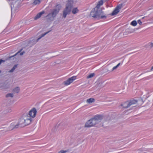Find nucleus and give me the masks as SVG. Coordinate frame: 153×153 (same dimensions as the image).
<instances>
[{
    "instance_id": "obj_16",
    "label": "nucleus",
    "mask_w": 153,
    "mask_h": 153,
    "mask_svg": "<svg viewBox=\"0 0 153 153\" xmlns=\"http://www.w3.org/2000/svg\"><path fill=\"white\" fill-rule=\"evenodd\" d=\"M79 11V10L78 9L77 7H75L74 8L72 11V13L74 14H76L78 13Z\"/></svg>"
},
{
    "instance_id": "obj_7",
    "label": "nucleus",
    "mask_w": 153,
    "mask_h": 153,
    "mask_svg": "<svg viewBox=\"0 0 153 153\" xmlns=\"http://www.w3.org/2000/svg\"><path fill=\"white\" fill-rule=\"evenodd\" d=\"M122 4H120L117 6L113 12L111 13V16L115 15L117 14L120 11L119 10L122 7Z\"/></svg>"
},
{
    "instance_id": "obj_28",
    "label": "nucleus",
    "mask_w": 153,
    "mask_h": 153,
    "mask_svg": "<svg viewBox=\"0 0 153 153\" xmlns=\"http://www.w3.org/2000/svg\"><path fill=\"white\" fill-rule=\"evenodd\" d=\"M150 47L152 48L153 47V43H151L150 44Z\"/></svg>"
},
{
    "instance_id": "obj_10",
    "label": "nucleus",
    "mask_w": 153,
    "mask_h": 153,
    "mask_svg": "<svg viewBox=\"0 0 153 153\" xmlns=\"http://www.w3.org/2000/svg\"><path fill=\"white\" fill-rule=\"evenodd\" d=\"M37 111L35 108H33L29 112L28 114L32 117H34L36 115Z\"/></svg>"
},
{
    "instance_id": "obj_21",
    "label": "nucleus",
    "mask_w": 153,
    "mask_h": 153,
    "mask_svg": "<svg viewBox=\"0 0 153 153\" xmlns=\"http://www.w3.org/2000/svg\"><path fill=\"white\" fill-rule=\"evenodd\" d=\"M95 75V74L94 73L91 74L87 76V79H89L91 78H92Z\"/></svg>"
},
{
    "instance_id": "obj_9",
    "label": "nucleus",
    "mask_w": 153,
    "mask_h": 153,
    "mask_svg": "<svg viewBox=\"0 0 153 153\" xmlns=\"http://www.w3.org/2000/svg\"><path fill=\"white\" fill-rule=\"evenodd\" d=\"M73 0H68L66 7L71 10L73 7Z\"/></svg>"
},
{
    "instance_id": "obj_32",
    "label": "nucleus",
    "mask_w": 153,
    "mask_h": 153,
    "mask_svg": "<svg viewBox=\"0 0 153 153\" xmlns=\"http://www.w3.org/2000/svg\"><path fill=\"white\" fill-rule=\"evenodd\" d=\"M1 70H0V73H1Z\"/></svg>"
},
{
    "instance_id": "obj_3",
    "label": "nucleus",
    "mask_w": 153,
    "mask_h": 153,
    "mask_svg": "<svg viewBox=\"0 0 153 153\" xmlns=\"http://www.w3.org/2000/svg\"><path fill=\"white\" fill-rule=\"evenodd\" d=\"M102 119V117L101 115H96L91 119L92 120L93 124L94 126L96 124L100 122Z\"/></svg>"
},
{
    "instance_id": "obj_11",
    "label": "nucleus",
    "mask_w": 153,
    "mask_h": 153,
    "mask_svg": "<svg viewBox=\"0 0 153 153\" xmlns=\"http://www.w3.org/2000/svg\"><path fill=\"white\" fill-rule=\"evenodd\" d=\"M93 126H94L91 119L86 123L85 126V127H90Z\"/></svg>"
},
{
    "instance_id": "obj_1",
    "label": "nucleus",
    "mask_w": 153,
    "mask_h": 153,
    "mask_svg": "<svg viewBox=\"0 0 153 153\" xmlns=\"http://www.w3.org/2000/svg\"><path fill=\"white\" fill-rule=\"evenodd\" d=\"M103 3V0H100L99 1L96 6L91 10L90 16L98 19H106L107 15H106L102 9H99L100 6L102 5Z\"/></svg>"
},
{
    "instance_id": "obj_26",
    "label": "nucleus",
    "mask_w": 153,
    "mask_h": 153,
    "mask_svg": "<svg viewBox=\"0 0 153 153\" xmlns=\"http://www.w3.org/2000/svg\"><path fill=\"white\" fill-rule=\"evenodd\" d=\"M117 68H118V67L117 65L115 67H114L112 68V71L116 69Z\"/></svg>"
},
{
    "instance_id": "obj_5",
    "label": "nucleus",
    "mask_w": 153,
    "mask_h": 153,
    "mask_svg": "<svg viewBox=\"0 0 153 153\" xmlns=\"http://www.w3.org/2000/svg\"><path fill=\"white\" fill-rule=\"evenodd\" d=\"M25 118H21L19 120L18 124L15 125L13 128H17L19 126L20 127L24 126V122H25Z\"/></svg>"
},
{
    "instance_id": "obj_12",
    "label": "nucleus",
    "mask_w": 153,
    "mask_h": 153,
    "mask_svg": "<svg viewBox=\"0 0 153 153\" xmlns=\"http://www.w3.org/2000/svg\"><path fill=\"white\" fill-rule=\"evenodd\" d=\"M31 118L30 117V118H25V122H24V126L30 124L31 121Z\"/></svg>"
},
{
    "instance_id": "obj_24",
    "label": "nucleus",
    "mask_w": 153,
    "mask_h": 153,
    "mask_svg": "<svg viewBox=\"0 0 153 153\" xmlns=\"http://www.w3.org/2000/svg\"><path fill=\"white\" fill-rule=\"evenodd\" d=\"M68 151L67 150H61L58 153H66Z\"/></svg>"
},
{
    "instance_id": "obj_20",
    "label": "nucleus",
    "mask_w": 153,
    "mask_h": 153,
    "mask_svg": "<svg viewBox=\"0 0 153 153\" xmlns=\"http://www.w3.org/2000/svg\"><path fill=\"white\" fill-rule=\"evenodd\" d=\"M137 24V21L135 20H134L131 23V25L134 26H136Z\"/></svg>"
},
{
    "instance_id": "obj_23",
    "label": "nucleus",
    "mask_w": 153,
    "mask_h": 153,
    "mask_svg": "<svg viewBox=\"0 0 153 153\" xmlns=\"http://www.w3.org/2000/svg\"><path fill=\"white\" fill-rule=\"evenodd\" d=\"M13 97V94L12 93L8 94L6 95V97Z\"/></svg>"
},
{
    "instance_id": "obj_30",
    "label": "nucleus",
    "mask_w": 153,
    "mask_h": 153,
    "mask_svg": "<svg viewBox=\"0 0 153 153\" xmlns=\"http://www.w3.org/2000/svg\"><path fill=\"white\" fill-rule=\"evenodd\" d=\"M11 110L10 109H9V110H8V112H11Z\"/></svg>"
},
{
    "instance_id": "obj_4",
    "label": "nucleus",
    "mask_w": 153,
    "mask_h": 153,
    "mask_svg": "<svg viewBox=\"0 0 153 153\" xmlns=\"http://www.w3.org/2000/svg\"><path fill=\"white\" fill-rule=\"evenodd\" d=\"M137 100H131L129 102L126 101L121 104V106H123V108H127L131 105L136 104L137 103Z\"/></svg>"
},
{
    "instance_id": "obj_15",
    "label": "nucleus",
    "mask_w": 153,
    "mask_h": 153,
    "mask_svg": "<svg viewBox=\"0 0 153 153\" xmlns=\"http://www.w3.org/2000/svg\"><path fill=\"white\" fill-rule=\"evenodd\" d=\"M42 0H34L33 4V5H36L39 4Z\"/></svg>"
},
{
    "instance_id": "obj_29",
    "label": "nucleus",
    "mask_w": 153,
    "mask_h": 153,
    "mask_svg": "<svg viewBox=\"0 0 153 153\" xmlns=\"http://www.w3.org/2000/svg\"><path fill=\"white\" fill-rule=\"evenodd\" d=\"M121 64L120 63H119L117 65V66L118 67Z\"/></svg>"
},
{
    "instance_id": "obj_18",
    "label": "nucleus",
    "mask_w": 153,
    "mask_h": 153,
    "mask_svg": "<svg viewBox=\"0 0 153 153\" xmlns=\"http://www.w3.org/2000/svg\"><path fill=\"white\" fill-rule=\"evenodd\" d=\"M50 31H48L45 33H44L41 35V36L39 37L36 40V42H38L39 40L42 37H44L45 35L46 34H48V33H49Z\"/></svg>"
},
{
    "instance_id": "obj_17",
    "label": "nucleus",
    "mask_w": 153,
    "mask_h": 153,
    "mask_svg": "<svg viewBox=\"0 0 153 153\" xmlns=\"http://www.w3.org/2000/svg\"><path fill=\"white\" fill-rule=\"evenodd\" d=\"M95 101V99L94 98H91L88 99L87 100V102L89 103H91L92 102H94Z\"/></svg>"
},
{
    "instance_id": "obj_6",
    "label": "nucleus",
    "mask_w": 153,
    "mask_h": 153,
    "mask_svg": "<svg viewBox=\"0 0 153 153\" xmlns=\"http://www.w3.org/2000/svg\"><path fill=\"white\" fill-rule=\"evenodd\" d=\"M76 79V76H73L68 79L67 80L64 81L63 83L64 85H67L72 83Z\"/></svg>"
},
{
    "instance_id": "obj_27",
    "label": "nucleus",
    "mask_w": 153,
    "mask_h": 153,
    "mask_svg": "<svg viewBox=\"0 0 153 153\" xmlns=\"http://www.w3.org/2000/svg\"><path fill=\"white\" fill-rule=\"evenodd\" d=\"M4 62V60H3L2 59H0V65L1 64L2 62Z\"/></svg>"
},
{
    "instance_id": "obj_2",
    "label": "nucleus",
    "mask_w": 153,
    "mask_h": 153,
    "mask_svg": "<svg viewBox=\"0 0 153 153\" xmlns=\"http://www.w3.org/2000/svg\"><path fill=\"white\" fill-rule=\"evenodd\" d=\"M61 8V6L59 4L56 5L55 8L53 9L51 13H49L46 16V19L48 21H52L54 20V18L59 13Z\"/></svg>"
},
{
    "instance_id": "obj_19",
    "label": "nucleus",
    "mask_w": 153,
    "mask_h": 153,
    "mask_svg": "<svg viewBox=\"0 0 153 153\" xmlns=\"http://www.w3.org/2000/svg\"><path fill=\"white\" fill-rule=\"evenodd\" d=\"M20 91V88L18 87H17L14 88L13 90V91L14 93H18Z\"/></svg>"
},
{
    "instance_id": "obj_14",
    "label": "nucleus",
    "mask_w": 153,
    "mask_h": 153,
    "mask_svg": "<svg viewBox=\"0 0 153 153\" xmlns=\"http://www.w3.org/2000/svg\"><path fill=\"white\" fill-rule=\"evenodd\" d=\"M21 52V51H18L17 53H16L13 56H11L9 57V58L10 59H11L13 57H14L16 56H17V55H18L19 54V55L21 56L22 55L25 53V52L24 51H23L22 52Z\"/></svg>"
},
{
    "instance_id": "obj_8",
    "label": "nucleus",
    "mask_w": 153,
    "mask_h": 153,
    "mask_svg": "<svg viewBox=\"0 0 153 153\" xmlns=\"http://www.w3.org/2000/svg\"><path fill=\"white\" fill-rule=\"evenodd\" d=\"M71 10V9L65 7L63 11V17L65 18L68 14H70Z\"/></svg>"
},
{
    "instance_id": "obj_25",
    "label": "nucleus",
    "mask_w": 153,
    "mask_h": 153,
    "mask_svg": "<svg viewBox=\"0 0 153 153\" xmlns=\"http://www.w3.org/2000/svg\"><path fill=\"white\" fill-rule=\"evenodd\" d=\"M138 23L140 25H141L142 24V22H141L140 20L139 19L137 21Z\"/></svg>"
},
{
    "instance_id": "obj_22",
    "label": "nucleus",
    "mask_w": 153,
    "mask_h": 153,
    "mask_svg": "<svg viewBox=\"0 0 153 153\" xmlns=\"http://www.w3.org/2000/svg\"><path fill=\"white\" fill-rule=\"evenodd\" d=\"M17 65H14V66L12 68V69L9 71V72H12L14 71V70L17 68Z\"/></svg>"
},
{
    "instance_id": "obj_13",
    "label": "nucleus",
    "mask_w": 153,
    "mask_h": 153,
    "mask_svg": "<svg viewBox=\"0 0 153 153\" xmlns=\"http://www.w3.org/2000/svg\"><path fill=\"white\" fill-rule=\"evenodd\" d=\"M45 13V11H42L40 13H38L36 16L34 18V19L35 20H36L37 19L40 18L42 15L44 14Z\"/></svg>"
},
{
    "instance_id": "obj_31",
    "label": "nucleus",
    "mask_w": 153,
    "mask_h": 153,
    "mask_svg": "<svg viewBox=\"0 0 153 153\" xmlns=\"http://www.w3.org/2000/svg\"><path fill=\"white\" fill-rule=\"evenodd\" d=\"M153 69V66L151 68V70H152Z\"/></svg>"
}]
</instances>
